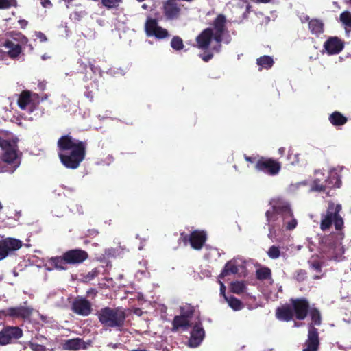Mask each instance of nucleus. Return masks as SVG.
<instances>
[{"label": "nucleus", "instance_id": "f257e3e1", "mask_svg": "<svg viewBox=\"0 0 351 351\" xmlns=\"http://www.w3.org/2000/svg\"><path fill=\"white\" fill-rule=\"evenodd\" d=\"M58 156L67 169H76L86 155L87 141L73 138L70 134L62 136L57 142Z\"/></svg>", "mask_w": 351, "mask_h": 351}, {"label": "nucleus", "instance_id": "f03ea898", "mask_svg": "<svg viewBox=\"0 0 351 351\" xmlns=\"http://www.w3.org/2000/svg\"><path fill=\"white\" fill-rule=\"evenodd\" d=\"M310 304L306 298H291L276 309V317L280 321L304 320L308 315Z\"/></svg>", "mask_w": 351, "mask_h": 351}, {"label": "nucleus", "instance_id": "7ed1b4c3", "mask_svg": "<svg viewBox=\"0 0 351 351\" xmlns=\"http://www.w3.org/2000/svg\"><path fill=\"white\" fill-rule=\"evenodd\" d=\"M96 315L99 322L105 328L121 330L125 326L126 313L122 308L106 306L98 311Z\"/></svg>", "mask_w": 351, "mask_h": 351}, {"label": "nucleus", "instance_id": "20e7f679", "mask_svg": "<svg viewBox=\"0 0 351 351\" xmlns=\"http://www.w3.org/2000/svg\"><path fill=\"white\" fill-rule=\"evenodd\" d=\"M89 257L84 250L76 248L66 251L62 256L51 257L49 263L56 269L66 270V265H77L83 263Z\"/></svg>", "mask_w": 351, "mask_h": 351}, {"label": "nucleus", "instance_id": "39448f33", "mask_svg": "<svg viewBox=\"0 0 351 351\" xmlns=\"http://www.w3.org/2000/svg\"><path fill=\"white\" fill-rule=\"evenodd\" d=\"M342 209L341 204H336L330 201L325 213L321 214L320 229L322 231L329 230L334 224L337 230H341L344 226V222L340 212Z\"/></svg>", "mask_w": 351, "mask_h": 351}, {"label": "nucleus", "instance_id": "423d86ee", "mask_svg": "<svg viewBox=\"0 0 351 351\" xmlns=\"http://www.w3.org/2000/svg\"><path fill=\"white\" fill-rule=\"evenodd\" d=\"M317 177L313 181L311 190L317 192H324L326 189L339 188L341 185V179L336 173H330L326 176L320 171H316Z\"/></svg>", "mask_w": 351, "mask_h": 351}, {"label": "nucleus", "instance_id": "0eeeda50", "mask_svg": "<svg viewBox=\"0 0 351 351\" xmlns=\"http://www.w3.org/2000/svg\"><path fill=\"white\" fill-rule=\"evenodd\" d=\"M226 18L223 14H219L213 20L211 30L213 34V40L215 44L212 47V51L215 53H219L221 51V43L225 34H228V31L226 27Z\"/></svg>", "mask_w": 351, "mask_h": 351}, {"label": "nucleus", "instance_id": "6e6552de", "mask_svg": "<svg viewBox=\"0 0 351 351\" xmlns=\"http://www.w3.org/2000/svg\"><path fill=\"white\" fill-rule=\"evenodd\" d=\"M254 168L257 171L264 173L269 176H276L280 173L282 165L273 158L258 156Z\"/></svg>", "mask_w": 351, "mask_h": 351}, {"label": "nucleus", "instance_id": "1a4fd4ad", "mask_svg": "<svg viewBox=\"0 0 351 351\" xmlns=\"http://www.w3.org/2000/svg\"><path fill=\"white\" fill-rule=\"evenodd\" d=\"M180 237L184 244L189 243L193 249L199 250L207 240V234L204 230H195L189 234L182 232Z\"/></svg>", "mask_w": 351, "mask_h": 351}, {"label": "nucleus", "instance_id": "9d476101", "mask_svg": "<svg viewBox=\"0 0 351 351\" xmlns=\"http://www.w3.org/2000/svg\"><path fill=\"white\" fill-rule=\"evenodd\" d=\"M265 216L271 232L274 229V225L272 223L276 221L279 216L285 221L287 216L292 217V211L288 205H276L272 207V210H267L265 213Z\"/></svg>", "mask_w": 351, "mask_h": 351}, {"label": "nucleus", "instance_id": "9b49d317", "mask_svg": "<svg viewBox=\"0 0 351 351\" xmlns=\"http://www.w3.org/2000/svg\"><path fill=\"white\" fill-rule=\"evenodd\" d=\"M23 332L19 326H7L0 331V346L16 343L23 337Z\"/></svg>", "mask_w": 351, "mask_h": 351}, {"label": "nucleus", "instance_id": "f8f14e48", "mask_svg": "<svg viewBox=\"0 0 351 351\" xmlns=\"http://www.w3.org/2000/svg\"><path fill=\"white\" fill-rule=\"evenodd\" d=\"M17 36L20 43H16L12 40H6L2 45L5 49H7L6 53L11 59H16L19 58L20 54L22 53L21 45H25L28 43V38L21 33L17 34Z\"/></svg>", "mask_w": 351, "mask_h": 351}, {"label": "nucleus", "instance_id": "ddd939ff", "mask_svg": "<svg viewBox=\"0 0 351 351\" xmlns=\"http://www.w3.org/2000/svg\"><path fill=\"white\" fill-rule=\"evenodd\" d=\"M34 308L31 306H19L15 307H10L2 311L5 317H10L13 319H21L24 321L29 320Z\"/></svg>", "mask_w": 351, "mask_h": 351}, {"label": "nucleus", "instance_id": "4468645a", "mask_svg": "<svg viewBox=\"0 0 351 351\" xmlns=\"http://www.w3.org/2000/svg\"><path fill=\"white\" fill-rule=\"evenodd\" d=\"M145 29L148 36H154L159 39L169 36L168 31L158 26V21L156 19L148 18L145 24Z\"/></svg>", "mask_w": 351, "mask_h": 351}, {"label": "nucleus", "instance_id": "2eb2a0df", "mask_svg": "<svg viewBox=\"0 0 351 351\" xmlns=\"http://www.w3.org/2000/svg\"><path fill=\"white\" fill-rule=\"evenodd\" d=\"M22 246L20 240L14 238H7L0 241V261L6 258L12 252H14Z\"/></svg>", "mask_w": 351, "mask_h": 351}, {"label": "nucleus", "instance_id": "dca6fc26", "mask_svg": "<svg viewBox=\"0 0 351 351\" xmlns=\"http://www.w3.org/2000/svg\"><path fill=\"white\" fill-rule=\"evenodd\" d=\"M71 309L73 313L82 316H88L91 313V303L83 298H76L72 304Z\"/></svg>", "mask_w": 351, "mask_h": 351}, {"label": "nucleus", "instance_id": "f3484780", "mask_svg": "<svg viewBox=\"0 0 351 351\" xmlns=\"http://www.w3.org/2000/svg\"><path fill=\"white\" fill-rule=\"evenodd\" d=\"M324 48L328 55L339 54L344 48V42L337 36H330L324 42Z\"/></svg>", "mask_w": 351, "mask_h": 351}, {"label": "nucleus", "instance_id": "a211bd4d", "mask_svg": "<svg viewBox=\"0 0 351 351\" xmlns=\"http://www.w3.org/2000/svg\"><path fill=\"white\" fill-rule=\"evenodd\" d=\"M319 346V332L316 328L311 326L308 331V338L303 351H317Z\"/></svg>", "mask_w": 351, "mask_h": 351}, {"label": "nucleus", "instance_id": "6ab92c4d", "mask_svg": "<svg viewBox=\"0 0 351 351\" xmlns=\"http://www.w3.org/2000/svg\"><path fill=\"white\" fill-rule=\"evenodd\" d=\"M164 14L169 20L178 19L180 14V7L176 0H167L163 5Z\"/></svg>", "mask_w": 351, "mask_h": 351}, {"label": "nucleus", "instance_id": "aec40b11", "mask_svg": "<svg viewBox=\"0 0 351 351\" xmlns=\"http://www.w3.org/2000/svg\"><path fill=\"white\" fill-rule=\"evenodd\" d=\"M204 330L201 326V324H195L191 332V337L189 339V346L191 348L199 346L204 339Z\"/></svg>", "mask_w": 351, "mask_h": 351}, {"label": "nucleus", "instance_id": "412c9836", "mask_svg": "<svg viewBox=\"0 0 351 351\" xmlns=\"http://www.w3.org/2000/svg\"><path fill=\"white\" fill-rule=\"evenodd\" d=\"M213 39V34L210 27L204 29L197 37L196 43L199 49L206 50L208 49L211 40Z\"/></svg>", "mask_w": 351, "mask_h": 351}, {"label": "nucleus", "instance_id": "4be33fe9", "mask_svg": "<svg viewBox=\"0 0 351 351\" xmlns=\"http://www.w3.org/2000/svg\"><path fill=\"white\" fill-rule=\"evenodd\" d=\"M4 152L2 160L8 164H12L17 158V153L15 146L9 142V146L1 149Z\"/></svg>", "mask_w": 351, "mask_h": 351}, {"label": "nucleus", "instance_id": "5701e85b", "mask_svg": "<svg viewBox=\"0 0 351 351\" xmlns=\"http://www.w3.org/2000/svg\"><path fill=\"white\" fill-rule=\"evenodd\" d=\"M190 320L181 315H176L172 321V332H177L180 328L183 330H187L190 327Z\"/></svg>", "mask_w": 351, "mask_h": 351}, {"label": "nucleus", "instance_id": "b1692460", "mask_svg": "<svg viewBox=\"0 0 351 351\" xmlns=\"http://www.w3.org/2000/svg\"><path fill=\"white\" fill-rule=\"evenodd\" d=\"M64 347L69 350H77L80 349H86V343L80 338L68 339L65 341Z\"/></svg>", "mask_w": 351, "mask_h": 351}, {"label": "nucleus", "instance_id": "393cba45", "mask_svg": "<svg viewBox=\"0 0 351 351\" xmlns=\"http://www.w3.org/2000/svg\"><path fill=\"white\" fill-rule=\"evenodd\" d=\"M330 123L334 126H341L348 121L347 117L339 111H335L328 117Z\"/></svg>", "mask_w": 351, "mask_h": 351}, {"label": "nucleus", "instance_id": "a878e982", "mask_svg": "<svg viewBox=\"0 0 351 351\" xmlns=\"http://www.w3.org/2000/svg\"><path fill=\"white\" fill-rule=\"evenodd\" d=\"M324 26L323 22L317 19H311L308 23V27L311 32L316 36L323 33Z\"/></svg>", "mask_w": 351, "mask_h": 351}, {"label": "nucleus", "instance_id": "bb28decb", "mask_svg": "<svg viewBox=\"0 0 351 351\" xmlns=\"http://www.w3.org/2000/svg\"><path fill=\"white\" fill-rule=\"evenodd\" d=\"M239 271V269L237 266L232 261H228L224 266L221 274V278H224L225 276L232 274H236Z\"/></svg>", "mask_w": 351, "mask_h": 351}, {"label": "nucleus", "instance_id": "cd10ccee", "mask_svg": "<svg viewBox=\"0 0 351 351\" xmlns=\"http://www.w3.org/2000/svg\"><path fill=\"white\" fill-rule=\"evenodd\" d=\"M225 300L228 302V306L234 311H239L243 308L242 302L234 296H225Z\"/></svg>", "mask_w": 351, "mask_h": 351}, {"label": "nucleus", "instance_id": "c85d7f7f", "mask_svg": "<svg viewBox=\"0 0 351 351\" xmlns=\"http://www.w3.org/2000/svg\"><path fill=\"white\" fill-rule=\"evenodd\" d=\"M256 63L262 69H269L272 67L274 62L271 56H263L256 60Z\"/></svg>", "mask_w": 351, "mask_h": 351}, {"label": "nucleus", "instance_id": "c756f323", "mask_svg": "<svg viewBox=\"0 0 351 351\" xmlns=\"http://www.w3.org/2000/svg\"><path fill=\"white\" fill-rule=\"evenodd\" d=\"M308 314L311 317L312 324L314 326H320L322 324L321 313L317 308H310Z\"/></svg>", "mask_w": 351, "mask_h": 351}, {"label": "nucleus", "instance_id": "7c9ffc66", "mask_svg": "<svg viewBox=\"0 0 351 351\" xmlns=\"http://www.w3.org/2000/svg\"><path fill=\"white\" fill-rule=\"evenodd\" d=\"M31 97L29 91H23L18 99V105L21 109H26L27 105L30 103Z\"/></svg>", "mask_w": 351, "mask_h": 351}, {"label": "nucleus", "instance_id": "2f4dec72", "mask_svg": "<svg viewBox=\"0 0 351 351\" xmlns=\"http://www.w3.org/2000/svg\"><path fill=\"white\" fill-rule=\"evenodd\" d=\"M256 277L259 280H265L271 278V271L267 267H263L256 271Z\"/></svg>", "mask_w": 351, "mask_h": 351}, {"label": "nucleus", "instance_id": "473e14b6", "mask_svg": "<svg viewBox=\"0 0 351 351\" xmlns=\"http://www.w3.org/2000/svg\"><path fill=\"white\" fill-rule=\"evenodd\" d=\"M246 286L242 281H235L231 283L230 290L236 294H241L245 292Z\"/></svg>", "mask_w": 351, "mask_h": 351}, {"label": "nucleus", "instance_id": "72a5a7b5", "mask_svg": "<svg viewBox=\"0 0 351 351\" xmlns=\"http://www.w3.org/2000/svg\"><path fill=\"white\" fill-rule=\"evenodd\" d=\"M195 312L194 307L190 304H186L182 307H180L181 316H183L186 319H190L193 317Z\"/></svg>", "mask_w": 351, "mask_h": 351}, {"label": "nucleus", "instance_id": "f704fd0d", "mask_svg": "<svg viewBox=\"0 0 351 351\" xmlns=\"http://www.w3.org/2000/svg\"><path fill=\"white\" fill-rule=\"evenodd\" d=\"M339 20L346 28H351V13L349 11L341 13Z\"/></svg>", "mask_w": 351, "mask_h": 351}, {"label": "nucleus", "instance_id": "c9c22d12", "mask_svg": "<svg viewBox=\"0 0 351 351\" xmlns=\"http://www.w3.org/2000/svg\"><path fill=\"white\" fill-rule=\"evenodd\" d=\"M171 47L176 51L182 49L184 47L182 39L178 36H173L171 40Z\"/></svg>", "mask_w": 351, "mask_h": 351}, {"label": "nucleus", "instance_id": "e433bc0d", "mask_svg": "<svg viewBox=\"0 0 351 351\" xmlns=\"http://www.w3.org/2000/svg\"><path fill=\"white\" fill-rule=\"evenodd\" d=\"M123 0H101L102 5L108 9L117 8Z\"/></svg>", "mask_w": 351, "mask_h": 351}, {"label": "nucleus", "instance_id": "4c0bfd02", "mask_svg": "<svg viewBox=\"0 0 351 351\" xmlns=\"http://www.w3.org/2000/svg\"><path fill=\"white\" fill-rule=\"evenodd\" d=\"M267 255L271 259H276L280 256V250L279 247L276 245L271 246L267 252Z\"/></svg>", "mask_w": 351, "mask_h": 351}, {"label": "nucleus", "instance_id": "58836bf2", "mask_svg": "<svg viewBox=\"0 0 351 351\" xmlns=\"http://www.w3.org/2000/svg\"><path fill=\"white\" fill-rule=\"evenodd\" d=\"M284 222L286 226V228L289 230L294 229L298 224L297 220L293 218V214L292 217L287 216L286 220L284 221Z\"/></svg>", "mask_w": 351, "mask_h": 351}, {"label": "nucleus", "instance_id": "ea45409f", "mask_svg": "<svg viewBox=\"0 0 351 351\" xmlns=\"http://www.w3.org/2000/svg\"><path fill=\"white\" fill-rule=\"evenodd\" d=\"M17 5L16 0H0V10L8 9Z\"/></svg>", "mask_w": 351, "mask_h": 351}, {"label": "nucleus", "instance_id": "a19ab883", "mask_svg": "<svg viewBox=\"0 0 351 351\" xmlns=\"http://www.w3.org/2000/svg\"><path fill=\"white\" fill-rule=\"evenodd\" d=\"M99 274V269L97 268H94L90 271L88 272L86 275L84 276V279L85 281L88 282L93 280Z\"/></svg>", "mask_w": 351, "mask_h": 351}, {"label": "nucleus", "instance_id": "79ce46f5", "mask_svg": "<svg viewBox=\"0 0 351 351\" xmlns=\"http://www.w3.org/2000/svg\"><path fill=\"white\" fill-rule=\"evenodd\" d=\"M213 52L211 49L210 51H205L204 53L200 54L199 56L204 62H208L213 58Z\"/></svg>", "mask_w": 351, "mask_h": 351}, {"label": "nucleus", "instance_id": "37998d69", "mask_svg": "<svg viewBox=\"0 0 351 351\" xmlns=\"http://www.w3.org/2000/svg\"><path fill=\"white\" fill-rule=\"evenodd\" d=\"M306 278V272L303 269H299L295 272V279L298 282H302Z\"/></svg>", "mask_w": 351, "mask_h": 351}, {"label": "nucleus", "instance_id": "c03bdc74", "mask_svg": "<svg viewBox=\"0 0 351 351\" xmlns=\"http://www.w3.org/2000/svg\"><path fill=\"white\" fill-rule=\"evenodd\" d=\"M99 234V232L96 229H88L86 233V237L95 238Z\"/></svg>", "mask_w": 351, "mask_h": 351}, {"label": "nucleus", "instance_id": "a18cd8bd", "mask_svg": "<svg viewBox=\"0 0 351 351\" xmlns=\"http://www.w3.org/2000/svg\"><path fill=\"white\" fill-rule=\"evenodd\" d=\"M311 267L317 272L322 271V264L319 261H314L311 263Z\"/></svg>", "mask_w": 351, "mask_h": 351}, {"label": "nucleus", "instance_id": "49530a36", "mask_svg": "<svg viewBox=\"0 0 351 351\" xmlns=\"http://www.w3.org/2000/svg\"><path fill=\"white\" fill-rule=\"evenodd\" d=\"M244 158L247 162H249L250 163H254L255 165H256L258 156H248L246 154H244Z\"/></svg>", "mask_w": 351, "mask_h": 351}, {"label": "nucleus", "instance_id": "de8ad7c7", "mask_svg": "<svg viewBox=\"0 0 351 351\" xmlns=\"http://www.w3.org/2000/svg\"><path fill=\"white\" fill-rule=\"evenodd\" d=\"M36 36L40 40V42H45L47 40V38L45 34L41 32H36Z\"/></svg>", "mask_w": 351, "mask_h": 351}, {"label": "nucleus", "instance_id": "09e8293b", "mask_svg": "<svg viewBox=\"0 0 351 351\" xmlns=\"http://www.w3.org/2000/svg\"><path fill=\"white\" fill-rule=\"evenodd\" d=\"M40 2L44 8H51L53 5L50 0H40Z\"/></svg>", "mask_w": 351, "mask_h": 351}, {"label": "nucleus", "instance_id": "8fccbe9b", "mask_svg": "<svg viewBox=\"0 0 351 351\" xmlns=\"http://www.w3.org/2000/svg\"><path fill=\"white\" fill-rule=\"evenodd\" d=\"M9 142H10V141L3 139L2 137L0 136V148L2 149L5 147H8Z\"/></svg>", "mask_w": 351, "mask_h": 351}, {"label": "nucleus", "instance_id": "3c124183", "mask_svg": "<svg viewBox=\"0 0 351 351\" xmlns=\"http://www.w3.org/2000/svg\"><path fill=\"white\" fill-rule=\"evenodd\" d=\"M18 23L22 29H25L28 25L27 21H26L25 19H20L19 20Z\"/></svg>", "mask_w": 351, "mask_h": 351}, {"label": "nucleus", "instance_id": "603ef678", "mask_svg": "<svg viewBox=\"0 0 351 351\" xmlns=\"http://www.w3.org/2000/svg\"><path fill=\"white\" fill-rule=\"evenodd\" d=\"M220 294L222 295L224 298L226 295V287L225 285H223V283H222L221 282H220Z\"/></svg>", "mask_w": 351, "mask_h": 351}, {"label": "nucleus", "instance_id": "864d4df0", "mask_svg": "<svg viewBox=\"0 0 351 351\" xmlns=\"http://www.w3.org/2000/svg\"><path fill=\"white\" fill-rule=\"evenodd\" d=\"M97 293V290L93 288L88 289L86 292V294L88 296H90L91 294H93L94 296H95Z\"/></svg>", "mask_w": 351, "mask_h": 351}, {"label": "nucleus", "instance_id": "5fc2aeb1", "mask_svg": "<svg viewBox=\"0 0 351 351\" xmlns=\"http://www.w3.org/2000/svg\"><path fill=\"white\" fill-rule=\"evenodd\" d=\"M78 64H80V66L81 67L82 72L84 73L85 70H86V64H84L82 61H79Z\"/></svg>", "mask_w": 351, "mask_h": 351}, {"label": "nucleus", "instance_id": "6e6d98bb", "mask_svg": "<svg viewBox=\"0 0 351 351\" xmlns=\"http://www.w3.org/2000/svg\"><path fill=\"white\" fill-rule=\"evenodd\" d=\"M285 152V148L280 147L278 149V154L281 156H283Z\"/></svg>", "mask_w": 351, "mask_h": 351}, {"label": "nucleus", "instance_id": "4d7b16f0", "mask_svg": "<svg viewBox=\"0 0 351 351\" xmlns=\"http://www.w3.org/2000/svg\"><path fill=\"white\" fill-rule=\"evenodd\" d=\"M328 239V237H323L321 239H320V243H326V241Z\"/></svg>", "mask_w": 351, "mask_h": 351}, {"label": "nucleus", "instance_id": "13d9d810", "mask_svg": "<svg viewBox=\"0 0 351 351\" xmlns=\"http://www.w3.org/2000/svg\"><path fill=\"white\" fill-rule=\"evenodd\" d=\"M130 351H149V350H147L146 349H141L140 348H138L136 349H133V350H130Z\"/></svg>", "mask_w": 351, "mask_h": 351}, {"label": "nucleus", "instance_id": "bf43d9fd", "mask_svg": "<svg viewBox=\"0 0 351 351\" xmlns=\"http://www.w3.org/2000/svg\"><path fill=\"white\" fill-rule=\"evenodd\" d=\"M258 2L267 3L271 1V0H258Z\"/></svg>", "mask_w": 351, "mask_h": 351}, {"label": "nucleus", "instance_id": "052dcab7", "mask_svg": "<svg viewBox=\"0 0 351 351\" xmlns=\"http://www.w3.org/2000/svg\"><path fill=\"white\" fill-rule=\"evenodd\" d=\"M136 1H138V2H143V1H144L145 0H136Z\"/></svg>", "mask_w": 351, "mask_h": 351}, {"label": "nucleus", "instance_id": "680f3d73", "mask_svg": "<svg viewBox=\"0 0 351 351\" xmlns=\"http://www.w3.org/2000/svg\"><path fill=\"white\" fill-rule=\"evenodd\" d=\"M41 319H42L43 320H45V317H43V315H41Z\"/></svg>", "mask_w": 351, "mask_h": 351}, {"label": "nucleus", "instance_id": "e2e57ef3", "mask_svg": "<svg viewBox=\"0 0 351 351\" xmlns=\"http://www.w3.org/2000/svg\"><path fill=\"white\" fill-rule=\"evenodd\" d=\"M2 208L1 203L0 202V210Z\"/></svg>", "mask_w": 351, "mask_h": 351}, {"label": "nucleus", "instance_id": "0e129e2a", "mask_svg": "<svg viewBox=\"0 0 351 351\" xmlns=\"http://www.w3.org/2000/svg\"><path fill=\"white\" fill-rule=\"evenodd\" d=\"M350 3H351V0H350Z\"/></svg>", "mask_w": 351, "mask_h": 351}]
</instances>
